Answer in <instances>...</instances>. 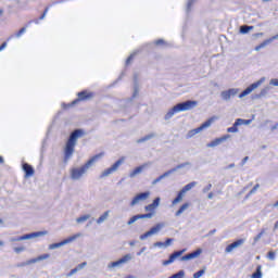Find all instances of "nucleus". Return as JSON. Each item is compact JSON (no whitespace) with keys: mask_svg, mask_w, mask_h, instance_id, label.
Returning <instances> with one entry per match:
<instances>
[{"mask_svg":"<svg viewBox=\"0 0 278 278\" xmlns=\"http://www.w3.org/2000/svg\"><path fill=\"white\" fill-rule=\"evenodd\" d=\"M79 236H81L80 233H76L61 242L58 243H52L49 245V250L53 251L54 249H60V247H64L65 244H71V242H75V240H77V238H79Z\"/></svg>","mask_w":278,"mask_h":278,"instance_id":"obj_8","label":"nucleus"},{"mask_svg":"<svg viewBox=\"0 0 278 278\" xmlns=\"http://www.w3.org/2000/svg\"><path fill=\"white\" fill-rule=\"evenodd\" d=\"M212 123H214V117L204 122L200 127L190 130L187 134V138H192V136H197V134H200V131H203V129H207V127H210L212 125Z\"/></svg>","mask_w":278,"mask_h":278,"instance_id":"obj_9","label":"nucleus"},{"mask_svg":"<svg viewBox=\"0 0 278 278\" xmlns=\"http://www.w3.org/2000/svg\"><path fill=\"white\" fill-rule=\"evenodd\" d=\"M173 262H175V261H173V260L170 258V256H169L168 260H166V261L163 262V266H168V265L173 264Z\"/></svg>","mask_w":278,"mask_h":278,"instance_id":"obj_46","label":"nucleus"},{"mask_svg":"<svg viewBox=\"0 0 278 278\" xmlns=\"http://www.w3.org/2000/svg\"><path fill=\"white\" fill-rule=\"evenodd\" d=\"M154 247H159V248L164 247V248H165L164 242H162V241L155 242V243H154Z\"/></svg>","mask_w":278,"mask_h":278,"instance_id":"obj_51","label":"nucleus"},{"mask_svg":"<svg viewBox=\"0 0 278 278\" xmlns=\"http://www.w3.org/2000/svg\"><path fill=\"white\" fill-rule=\"evenodd\" d=\"M140 218H153V213L134 215V216L127 222V225H134V223H136V220H140Z\"/></svg>","mask_w":278,"mask_h":278,"instance_id":"obj_16","label":"nucleus"},{"mask_svg":"<svg viewBox=\"0 0 278 278\" xmlns=\"http://www.w3.org/2000/svg\"><path fill=\"white\" fill-rule=\"evenodd\" d=\"M101 157H103V153L96 154L89 161H87L86 164L83 165L81 167L72 168L71 179H73L74 181H77V179H81V177H84V175L88 173V168H90V166H92L94 162L101 160Z\"/></svg>","mask_w":278,"mask_h":278,"instance_id":"obj_1","label":"nucleus"},{"mask_svg":"<svg viewBox=\"0 0 278 278\" xmlns=\"http://www.w3.org/2000/svg\"><path fill=\"white\" fill-rule=\"evenodd\" d=\"M143 251H147L146 247L141 248V250L139 252H137V255L138 256L142 255Z\"/></svg>","mask_w":278,"mask_h":278,"instance_id":"obj_56","label":"nucleus"},{"mask_svg":"<svg viewBox=\"0 0 278 278\" xmlns=\"http://www.w3.org/2000/svg\"><path fill=\"white\" fill-rule=\"evenodd\" d=\"M135 54H130L126 60V65L131 64V60H134Z\"/></svg>","mask_w":278,"mask_h":278,"instance_id":"obj_50","label":"nucleus"},{"mask_svg":"<svg viewBox=\"0 0 278 278\" xmlns=\"http://www.w3.org/2000/svg\"><path fill=\"white\" fill-rule=\"evenodd\" d=\"M151 138H155V132H151V134L144 136L143 138L138 139L137 142L138 143L147 142V140H151Z\"/></svg>","mask_w":278,"mask_h":278,"instance_id":"obj_30","label":"nucleus"},{"mask_svg":"<svg viewBox=\"0 0 278 278\" xmlns=\"http://www.w3.org/2000/svg\"><path fill=\"white\" fill-rule=\"evenodd\" d=\"M131 261V254H126L122 258H119L116 262H112L108 265V268H116L117 266H121L123 264H127V262Z\"/></svg>","mask_w":278,"mask_h":278,"instance_id":"obj_11","label":"nucleus"},{"mask_svg":"<svg viewBox=\"0 0 278 278\" xmlns=\"http://www.w3.org/2000/svg\"><path fill=\"white\" fill-rule=\"evenodd\" d=\"M269 84L270 86H278V78H271Z\"/></svg>","mask_w":278,"mask_h":278,"instance_id":"obj_47","label":"nucleus"},{"mask_svg":"<svg viewBox=\"0 0 278 278\" xmlns=\"http://www.w3.org/2000/svg\"><path fill=\"white\" fill-rule=\"evenodd\" d=\"M188 207H190V203L186 202L185 204H182L179 210L175 213V216H181L182 212H186V210H188Z\"/></svg>","mask_w":278,"mask_h":278,"instance_id":"obj_27","label":"nucleus"},{"mask_svg":"<svg viewBox=\"0 0 278 278\" xmlns=\"http://www.w3.org/2000/svg\"><path fill=\"white\" fill-rule=\"evenodd\" d=\"M5 47H8V42L4 41L1 46H0V51H3V49H5Z\"/></svg>","mask_w":278,"mask_h":278,"instance_id":"obj_55","label":"nucleus"},{"mask_svg":"<svg viewBox=\"0 0 278 278\" xmlns=\"http://www.w3.org/2000/svg\"><path fill=\"white\" fill-rule=\"evenodd\" d=\"M237 121H241L240 126L242 125H251V119H242V118H237Z\"/></svg>","mask_w":278,"mask_h":278,"instance_id":"obj_39","label":"nucleus"},{"mask_svg":"<svg viewBox=\"0 0 278 278\" xmlns=\"http://www.w3.org/2000/svg\"><path fill=\"white\" fill-rule=\"evenodd\" d=\"M195 1L197 0H189L188 1V3H187V12H190V10H191L192 5H194Z\"/></svg>","mask_w":278,"mask_h":278,"instance_id":"obj_41","label":"nucleus"},{"mask_svg":"<svg viewBox=\"0 0 278 278\" xmlns=\"http://www.w3.org/2000/svg\"><path fill=\"white\" fill-rule=\"evenodd\" d=\"M184 253H186V249L174 252L173 254L169 255V257L173 260V262H175V260H177V257H181Z\"/></svg>","mask_w":278,"mask_h":278,"instance_id":"obj_25","label":"nucleus"},{"mask_svg":"<svg viewBox=\"0 0 278 278\" xmlns=\"http://www.w3.org/2000/svg\"><path fill=\"white\" fill-rule=\"evenodd\" d=\"M164 42H165L164 39H159L154 42V45L160 46V45H164Z\"/></svg>","mask_w":278,"mask_h":278,"instance_id":"obj_54","label":"nucleus"},{"mask_svg":"<svg viewBox=\"0 0 278 278\" xmlns=\"http://www.w3.org/2000/svg\"><path fill=\"white\" fill-rule=\"evenodd\" d=\"M90 214L81 215L80 217L76 218V223L80 225L81 223H86V220H89Z\"/></svg>","mask_w":278,"mask_h":278,"instance_id":"obj_31","label":"nucleus"},{"mask_svg":"<svg viewBox=\"0 0 278 278\" xmlns=\"http://www.w3.org/2000/svg\"><path fill=\"white\" fill-rule=\"evenodd\" d=\"M63 2H64V0L55 1V2L52 3V5H55L58 3H63Z\"/></svg>","mask_w":278,"mask_h":278,"instance_id":"obj_58","label":"nucleus"},{"mask_svg":"<svg viewBox=\"0 0 278 278\" xmlns=\"http://www.w3.org/2000/svg\"><path fill=\"white\" fill-rule=\"evenodd\" d=\"M184 194L185 193L182 191H179L177 197L172 201V204L177 205V203H180V201L184 199Z\"/></svg>","mask_w":278,"mask_h":278,"instance_id":"obj_28","label":"nucleus"},{"mask_svg":"<svg viewBox=\"0 0 278 278\" xmlns=\"http://www.w3.org/2000/svg\"><path fill=\"white\" fill-rule=\"evenodd\" d=\"M23 170L26 175V177H31L34 175V167L31 165L24 163L23 164Z\"/></svg>","mask_w":278,"mask_h":278,"instance_id":"obj_20","label":"nucleus"},{"mask_svg":"<svg viewBox=\"0 0 278 278\" xmlns=\"http://www.w3.org/2000/svg\"><path fill=\"white\" fill-rule=\"evenodd\" d=\"M31 23H36V25H38L39 21H38V20L29 21V22L26 24V27H29V26L31 25Z\"/></svg>","mask_w":278,"mask_h":278,"instance_id":"obj_53","label":"nucleus"},{"mask_svg":"<svg viewBox=\"0 0 278 278\" xmlns=\"http://www.w3.org/2000/svg\"><path fill=\"white\" fill-rule=\"evenodd\" d=\"M274 207H278V200L275 202Z\"/></svg>","mask_w":278,"mask_h":278,"instance_id":"obj_64","label":"nucleus"},{"mask_svg":"<svg viewBox=\"0 0 278 278\" xmlns=\"http://www.w3.org/2000/svg\"><path fill=\"white\" fill-rule=\"evenodd\" d=\"M164 227H166V224L159 223L155 226H153L149 231L141 235L139 238H140V240H147V238H151V236L157 235V232L162 231V229H164Z\"/></svg>","mask_w":278,"mask_h":278,"instance_id":"obj_6","label":"nucleus"},{"mask_svg":"<svg viewBox=\"0 0 278 278\" xmlns=\"http://www.w3.org/2000/svg\"><path fill=\"white\" fill-rule=\"evenodd\" d=\"M186 166H190V163L186 162V163L177 165L176 167H174L172 169H168L167 172H165L164 174L159 176L156 179H154L152 181V186H155V184H160V181H162V179H166V177H169V175H173V173H177V170H179V168H186Z\"/></svg>","mask_w":278,"mask_h":278,"instance_id":"obj_4","label":"nucleus"},{"mask_svg":"<svg viewBox=\"0 0 278 278\" xmlns=\"http://www.w3.org/2000/svg\"><path fill=\"white\" fill-rule=\"evenodd\" d=\"M203 275H205V270L204 269H200L197 273L193 274V278H200L203 277Z\"/></svg>","mask_w":278,"mask_h":278,"instance_id":"obj_37","label":"nucleus"},{"mask_svg":"<svg viewBox=\"0 0 278 278\" xmlns=\"http://www.w3.org/2000/svg\"><path fill=\"white\" fill-rule=\"evenodd\" d=\"M236 166V164L231 163L227 166V168H233Z\"/></svg>","mask_w":278,"mask_h":278,"instance_id":"obj_59","label":"nucleus"},{"mask_svg":"<svg viewBox=\"0 0 278 278\" xmlns=\"http://www.w3.org/2000/svg\"><path fill=\"white\" fill-rule=\"evenodd\" d=\"M200 253H201V249H199L194 252H191L187 255H184L182 257H180V262H188L190 260H194L195 257H199Z\"/></svg>","mask_w":278,"mask_h":278,"instance_id":"obj_18","label":"nucleus"},{"mask_svg":"<svg viewBox=\"0 0 278 278\" xmlns=\"http://www.w3.org/2000/svg\"><path fill=\"white\" fill-rule=\"evenodd\" d=\"M15 253H23V251H25V247H18V248H14Z\"/></svg>","mask_w":278,"mask_h":278,"instance_id":"obj_49","label":"nucleus"},{"mask_svg":"<svg viewBox=\"0 0 278 278\" xmlns=\"http://www.w3.org/2000/svg\"><path fill=\"white\" fill-rule=\"evenodd\" d=\"M4 160L3 156H0V164H3Z\"/></svg>","mask_w":278,"mask_h":278,"instance_id":"obj_63","label":"nucleus"},{"mask_svg":"<svg viewBox=\"0 0 278 278\" xmlns=\"http://www.w3.org/2000/svg\"><path fill=\"white\" fill-rule=\"evenodd\" d=\"M242 244H244V239H239L232 243H230L226 249L225 252L226 253H231V251H233V249H238V247H242Z\"/></svg>","mask_w":278,"mask_h":278,"instance_id":"obj_17","label":"nucleus"},{"mask_svg":"<svg viewBox=\"0 0 278 278\" xmlns=\"http://www.w3.org/2000/svg\"><path fill=\"white\" fill-rule=\"evenodd\" d=\"M49 231L43 230V231H37V232H31L27 235H23L20 237H13L10 239L11 242H21L22 240H31V238H40V236H47Z\"/></svg>","mask_w":278,"mask_h":278,"instance_id":"obj_5","label":"nucleus"},{"mask_svg":"<svg viewBox=\"0 0 278 278\" xmlns=\"http://www.w3.org/2000/svg\"><path fill=\"white\" fill-rule=\"evenodd\" d=\"M216 231V229H213L208 232V236H214V232Z\"/></svg>","mask_w":278,"mask_h":278,"instance_id":"obj_62","label":"nucleus"},{"mask_svg":"<svg viewBox=\"0 0 278 278\" xmlns=\"http://www.w3.org/2000/svg\"><path fill=\"white\" fill-rule=\"evenodd\" d=\"M150 195L151 192L149 191L137 194L130 202L131 207H134V205H138L140 201H147V199H149Z\"/></svg>","mask_w":278,"mask_h":278,"instance_id":"obj_13","label":"nucleus"},{"mask_svg":"<svg viewBox=\"0 0 278 278\" xmlns=\"http://www.w3.org/2000/svg\"><path fill=\"white\" fill-rule=\"evenodd\" d=\"M266 94H268V88L262 89L261 92L255 96V99H262V97H266Z\"/></svg>","mask_w":278,"mask_h":278,"instance_id":"obj_34","label":"nucleus"},{"mask_svg":"<svg viewBox=\"0 0 278 278\" xmlns=\"http://www.w3.org/2000/svg\"><path fill=\"white\" fill-rule=\"evenodd\" d=\"M241 121L236 119L233 125L227 128L228 134H238V127H240Z\"/></svg>","mask_w":278,"mask_h":278,"instance_id":"obj_22","label":"nucleus"},{"mask_svg":"<svg viewBox=\"0 0 278 278\" xmlns=\"http://www.w3.org/2000/svg\"><path fill=\"white\" fill-rule=\"evenodd\" d=\"M267 257H268V260L274 261V260H275V257H276L275 252H273V251L268 252Z\"/></svg>","mask_w":278,"mask_h":278,"instance_id":"obj_44","label":"nucleus"},{"mask_svg":"<svg viewBox=\"0 0 278 278\" xmlns=\"http://www.w3.org/2000/svg\"><path fill=\"white\" fill-rule=\"evenodd\" d=\"M174 240L175 239H173V238L166 239V241L164 242L165 249H166V247H170V244H173Z\"/></svg>","mask_w":278,"mask_h":278,"instance_id":"obj_42","label":"nucleus"},{"mask_svg":"<svg viewBox=\"0 0 278 278\" xmlns=\"http://www.w3.org/2000/svg\"><path fill=\"white\" fill-rule=\"evenodd\" d=\"M88 263L83 262L78 264L75 268H73L68 274H66V277H73L76 273H79L85 266H87Z\"/></svg>","mask_w":278,"mask_h":278,"instance_id":"obj_19","label":"nucleus"},{"mask_svg":"<svg viewBox=\"0 0 278 278\" xmlns=\"http://www.w3.org/2000/svg\"><path fill=\"white\" fill-rule=\"evenodd\" d=\"M197 104L198 102L194 100H188L182 103L176 104L165 114V121H169V118H173V116H175V114L179 112H188L189 110H194V108H197Z\"/></svg>","mask_w":278,"mask_h":278,"instance_id":"obj_2","label":"nucleus"},{"mask_svg":"<svg viewBox=\"0 0 278 278\" xmlns=\"http://www.w3.org/2000/svg\"><path fill=\"white\" fill-rule=\"evenodd\" d=\"M208 199H214V193L213 192L208 193Z\"/></svg>","mask_w":278,"mask_h":278,"instance_id":"obj_60","label":"nucleus"},{"mask_svg":"<svg viewBox=\"0 0 278 278\" xmlns=\"http://www.w3.org/2000/svg\"><path fill=\"white\" fill-rule=\"evenodd\" d=\"M137 94H138V89H135V92H134V94H132V98H136Z\"/></svg>","mask_w":278,"mask_h":278,"instance_id":"obj_61","label":"nucleus"},{"mask_svg":"<svg viewBox=\"0 0 278 278\" xmlns=\"http://www.w3.org/2000/svg\"><path fill=\"white\" fill-rule=\"evenodd\" d=\"M194 186H197V181H191L189 182L188 185H186L181 190L180 192L182 193H187L188 191L192 190V188H194Z\"/></svg>","mask_w":278,"mask_h":278,"instance_id":"obj_24","label":"nucleus"},{"mask_svg":"<svg viewBox=\"0 0 278 278\" xmlns=\"http://www.w3.org/2000/svg\"><path fill=\"white\" fill-rule=\"evenodd\" d=\"M81 136H84V130L81 129H76L71 134L65 146V160H71V157H73V153H75V144H77V138H81Z\"/></svg>","mask_w":278,"mask_h":278,"instance_id":"obj_3","label":"nucleus"},{"mask_svg":"<svg viewBox=\"0 0 278 278\" xmlns=\"http://www.w3.org/2000/svg\"><path fill=\"white\" fill-rule=\"evenodd\" d=\"M266 81L265 77H262L260 80H257L256 83L250 85L245 90H243L240 94H239V99H243V97H247L248 94H251V92L257 88H260V86L263 85V83Z\"/></svg>","mask_w":278,"mask_h":278,"instance_id":"obj_7","label":"nucleus"},{"mask_svg":"<svg viewBox=\"0 0 278 278\" xmlns=\"http://www.w3.org/2000/svg\"><path fill=\"white\" fill-rule=\"evenodd\" d=\"M264 233H266V230L263 229L256 237H254V244L262 240V236H264Z\"/></svg>","mask_w":278,"mask_h":278,"instance_id":"obj_35","label":"nucleus"},{"mask_svg":"<svg viewBox=\"0 0 278 278\" xmlns=\"http://www.w3.org/2000/svg\"><path fill=\"white\" fill-rule=\"evenodd\" d=\"M273 40H277V37L273 36L271 38L263 41L262 43L255 47V51H260V49H264V47H266L267 45H270Z\"/></svg>","mask_w":278,"mask_h":278,"instance_id":"obj_21","label":"nucleus"},{"mask_svg":"<svg viewBox=\"0 0 278 278\" xmlns=\"http://www.w3.org/2000/svg\"><path fill=\"white\" fill-rule=\"evenodd\" d=\"M229 138H231V135H224L223 137L216 138L215 140L208 142L206 147L208 148L218 147V144H223V142H225L226 140H229Z\"/></svg>","mask_w":278,"mask_h":278,"instance_id":"obj_14","label":"nucleus"},{"mask_svg":"<svg viewBox=\"0 0 278 278\" xmlns=\"http://www.w3.org/2000/svg\"><path fill=\"white\" fill-rule=\"evenodd\" d=\"M154 207H159L160 206V198H155L154 201L152 202Z\"/></svg>","mask_w":278,"mask_h":278,"instance_id":"obj_48","label":"nucleus"},{"mask_svg":"<svg viewBox=\"0 0 278 278\" xmlns=\"http://www.w3.org/2000/svg\"><path fill=\"white\" fill-rule=\"evenodd\" d=\"M252 278H262V265H257L256 271L252 275Z\"/></svg>","mask_w":278,"mask_h":278,"instance_id":"obj_32","label":"nucleus"},{"mask_svg":"<svg viewBox=\"0 0 278 278\" xmlns=\"http://www.w3.org/2000/svg\"><path fill=\"white\" fill-rule=\"evenodd\" d=\"M27 31V26L26 27H22L16 34H15V38H21V36L23 34H25Z\"/></svg>","mask_w":278,"mask_h":278,"instance_id":"obj_36","label":"nucleus"},{"mask_svg":"<svg viewBox=\"0 0 278 278\" xmlns=\"http://www.w3.org/2000/svg\"><path fill=\"white\" fill-rule=\"evenodd\" d=\"M260 188V184H256L251 191L248 193V197H251V194H255L257 192V189Z\"/></svg>","mask_w":278,"mask_h":278,"instance_id":"obj_38","label":"nucleus"},{"mask_svg":"<svg viewBox=\"0 0 278 278\" xmlns=\"http://www.w3.org/2000/svg\"><path fill=\"white\" fill-rule=\"evenodd\" d=\"M144 170V165L136 167L130 174L129 177H136V175H140Z\"/></svg>","mask_w":278,"mask_h":278,"instance_id":"obj_26","label":"nucleus"},{"mask_svg":"<svg viewBox=\"0 0 278 278\" xmlns=\"http://www.w3.org/2000/svg\"><path fill=\"white\" fill-rule=\"evenodd\" d=\"M92 92L87 93V91H80L78 92V99L74 100L72 105H75L78 101H88V99H92Z\"/></svg>","mask_w":278,"mask_h":278,"instance_id":"obj_15","label":"nucleus"},{"mask_svg":"<svg viewBox=\"0 0 278 278\" xmlns=\"http://www.w3.org/2000/svg\"><path fill=\"white\" fill-rule=\"evenodd\" d=\"M253 29V26L243 25L240 27V34H249Z\"/></svg>","mask_w":278,"mask_h":278,"instance_id":"obj_33","label":"nucleus"},{"mask_svg":"<svg viewBox=\"0 0 278 278\" xmlns=\"http://www.w3.org/2000/svg\"><path fill=\"white\" fill-rule=\"evenodd\" d=\"M29 264H33V263H29V261H28L26 263L17 264V266L18 267H21V266H29Z\"/></svg>","mask_w":278,"mask_h":278,"instance_id":"obj_57","label":"nucleus"},{"mask_svg":"<svg viewBox=\"0 0 278 278\" xmlns=\"http://www.w3.org/2000/svg\"><path fill=\"white\" fill-rule=\"evenodd\" d=\"M108 216H110V211L104 212L98 219L97 224L101 225L104 220H108Z\"/></svg>","mask_w":278,"mask_h":278,"instance_id":"obj_29","label":"nucleus"},{"mask_svg":"<svg viewBox=\"0 0 278 278\" xmlns=\"http://www.w3.org/2000/svg\"><path fill=\"white\" fill-rule=\"evenodd\" d=\"M153 210H155V206L152 203L146 206L147 212H153Z\"/></svg>","mask_w":278,"mask_h":278,"instance_id":"obj_45","label":"nucleus"},{"mask_svg":"<svg viewBox=\"0 0 278 278\" xmlns=\"http://www.w3.org/2000/svg\"><path fill=\"white\" fill-rule=\"evenodd\" d=\"M124 159L117 160L111 167L106 168L101 175L100 178L103 179V177H108L109 175H112V173L118 170V167L121 164H123Z\"/></svg>","mask_w":278,"mask_h":278,"instance_id":"obj_10","label":"nucleus"},{"mask_svg":"<svg viewBox=\"0 0 278 278\" xmlns=\"http://www.w3.org/2000/svg\"><path fill=\"white\" fill-rule=\"evenodd\" d=\"M240 92V89L231 88L220 92L223 101H229L231 97H236Z\"/></svg>","mask_w":278,"mask_h":278,"instance_id":"obj_12","label":"nucleus"},{"mask_svg":"<svg viewBox=\"0 0 278 278\" xmlns=\"http://www.w3.org/2000/svg\"><path fill=\"white\" fill-rule=\"evenodd\" d=\"M212 190V184H208L206 187L203 188L202 192L205 194Z\"/></svg>","mask_w":278,"mask_h":278,"instance_id":"obj_43","label":"nucleus"},{"mask_svg":"<svg viewBox=\"0 0 278 278\" xmlns=\"http://www.w3.org/2000/svg\"><path fill=\"white\" fill-rule=\"evenodd\" d=\"M50 255L49 254H42L38 256L37 258H31L28 261V264H36V262H42V260H49Z\"/></svg>","mask_w":278,"mask_h":278,"instance_id":"obj_23","label":"nucleus"},{"mask_svg":"<svg viewBox=\"0 0 278 278\" xmlns=\"http://www.w3.org/2000/svg\"><path fill=\"white\" fill-rule=\"evenodd\" d=\"M247 162H249V156L243 157V160L241 161V166H244Z\"/></svg>","mask_w":278,"mask_h":278,"instance_id":"obj_52","label":"nucleus"},{"mask_svg":"<svg viewBox=\"0 0 278 278\" xmlns=\"http://www.w3.org/2000/svg\"><path fill=\"white\" fill-rule=\"evenodd\" d=\"M49 8H51V4L45 9L43 13L39 17V21L45 20V16H47V13L49 12Z\"/></svg>","mask_w":278,"mask_h":278,"instance_id":"obj_40","label":"nucleus"}]
</instances>
